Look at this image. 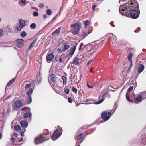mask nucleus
<instances>
[{"label":"nucleus","instance_id":"a878e982","mask_svg":"<svg viewBox=\"0 0 146 146\" xmlns=\"http://www.w3.org/2000/svg\"><path fill=\"white\" fill-rule=\"evenodd\" d=\"M15 80V78H13V79H12L11 80H10L9 82L7 83V86H10L13 83V82Z\"/></svg>","mask_w":146,"mask_h":146},{"label":"nucleus","instance_id":"2f4dec72","mask_svg":"<svg viewBox=\"0 0 146 146\" xmlns=\"http://www.w3.org/2000/svg\"><path fill=\"white\" fill-rule=\"evenodd\" d=\"M83 134L80 133L78 135H77L76 137V139L77 140H79L82 137Z\"/></svg>","mask_w":146,"mask_h":146},{"label":"nucleus","instance_id":"37998d69","mask_svg":"<svg viewBox=\"0 0 146 146\" xmlns=\"http://www.w3.org/2000/svg\"><path fill=\"white\" fill-rule=\"evenodd\" d=\"M3 29H0V36H2L3 35Z\"/></svg>","mask_w":146,"mask_h":146},{"label":"nucleus","instance_id":"0eeeda50","mask_svg":"<svg viewBox=\"0 0 146 146\" xmlns=\"http://www.w3.org/2000/svg\"><path fill=\"white\" fill-rule=\"evenodd\" d=\"M22 105V102L21 100H17L14 102V105L13 106V108L14 110H15L16 109L19 108Z\"/></svg>","mask_w":146,"mask_h":146},{"label":"nucleus","instance_id":"423d86ee","mask_svg":"<svg viewBox=\"0 0 146 146\" xmlns=\"http://www.w3.org/2000/svg\"><path fill=\"white\" fill-rule=\"evenodd\" d=\"M107 113L106 112L104 111L101 114V118L102 119L103 121L100 122V123H103L105 121L108 120L110 118V116H108Z\"/></svg>","mask_w":146,"mask_h":146},{"label":"nucleus","instance_id":"6e6552de","mask_svg":"<svg viewBox=\"0 0 146 146\" xmlns=\"http://www.w3.org/2000/svg\"><path fill=\"white\" fill-rule=\"evenodd\" d=\"M54 57V55L52 53H48L46 57V60L48 63H50L51 61Z\"/></svg>","mask_w":146,"mask_h":146},{"label":"nucleus","instance_id":"3c124183","mask_svg":"<svg viewBox=\"0 0 146 146\" xmlns=\"http://www.w3.org/2000/svg\"><path fill=\"white\" fill-rule=\"evenodd\" d=\"M112 111V110H110L109 112H108L107 113V115H108V116H110L111 115V112Z\"/></svg>","mask_w":146,"mask_h":146},{"label":"nucleus","instance_id":"bb28decb","mask_svg":"<svg viewBox=\"0 0 146 146\" xmlns=\"http://www.w3.org/2000/svg\"><path fill=\"white\" fill-rule=\"evenodd\" d=\"M72 57L71 56L67 55L64 58V60L66 61V62H67L68 61L69 59Z\"/></svg>","mask_w":146,"mask_h":146},{"label":"nucleus","instance_id":"6e6d98bb","mask_svg":"<svg viewBox=\"0 0 146 146\" xmlns=\"http://www.w3.org/2000/svg\"><path fill=\"white\" fill-rule=\"evenodd\" d=\"M96 5H93L92 6V9L94 11L95 10V8L96 7Z\"/></svg>","mask_w":146,"mask_h":146},{"label":"nucleus","instance_id":"f3484780","mask_svg":"<svg viewBox=\"0 0 146 146\" xmlns=\"http://www.w3.org/2000/svg\"><path fill=\"white\" fill-rule=\"evenodd\" d=\"M36 40L35 39L31 43L28 48V50H31L32 48L34 46V44L36 43Z\"/></svg>","mask_w":146,"mask_h":146},{"label":"nucleus","instance_id":"f8f14e48","mask_svg":"<svg viewBox=\"0 0 146 146\" xmlns=\"http://www.w3.org/2000/svg\"><path fill=\"white\" fill-rule=\"evenodd\" d=\"M41 136L43 139V141L48 140L50 137V136L49 134H44L43 135H41Z\"/></svg>","mask_w":146,"mask_h":146},{"label":"nucleus","instance_id":"58836bf2","mask_svg":"<svg viewBox=\"0 0 146 146\" xmlns=\"http://www.w3.org/2000/svg\"><path fill=\"white\" fill-rule=\"evenodd\" d=\"M70 47V45H69L64 44V51L69 48Z\"/></svg>","mask_w":146,"mask_h":146},{"label":"nucleus","instance_id":"dca6fc26","mask_svg":"<svg viewBox=\"0 0 146 146\" xmlns=\"http://www.w3.org/2000/svg\"><path fill=\"white\" fill-rule=\"evenodd\" d=\"M106 93H105L102 96V98L100 100L98 101L95 102L94 104H98L102 103L105 99V98H104V97H105L106 96Z\"/></svg>","mask_w":146,"mask_h":146},{"label":"nucleus","instance_id":"cd10ccee","mask_svg":"<svg viewBox=\"0 0 146 146\" xmlns=\"http://www.w3.org/2000/svg\"><path fill=\"white\" fill-rule=\"evenodd\" d=\"M14 129L17 131H19L21 130V127L18 125H16L14 127Z\"/></svg>","mask_w":146,"mask_h":146},{"label":"nucleus","instance_id":"338daca9","mask_svg":"<svg viewBox=\"0 0 146 146\" xmlns=\"http://www.w3.org/2000/svg\"><path fill=\"white\" fill-rule=\"evenodd\" d=\"M93 68H92L90 69V72L92 73H94V72L92 71V70L93 69Z\"/></svg>","mask_w":146,"mask_h":146},{"label":"nucleus","instance_id":"72a5a7b5","mask_svg":"<svg viewBox=\"0 0 146 146\" xmlns=\"http://www.w3.org/2000/svg\"><path fill=\"white\" fill-rule=\"evenodd\" d=\"M36 27V25L34 23H33L31 24L30 25V27L33 29H34Z\"/></svg>","mask_w":146,"mask_h":146},{"label":"nucleus","instance_id":"bf43d9fd","mask_svg":"<svg viewBox=\"0 0 146 146\" xmlns=\"http://www.w3.org/2000/svg\"><path fill=\"white\" fill-rule=\"evenodd\" d=\"M44 18L46 19L47 17V16L46 14H44L43 15Z\"/></svg>","mask_w":146,"mask_h":146},{"label":"nucleus","instance_id":"de8ad7c7","mask_svg":"<svg viewBox=\"0 0 146 146\" xmlns=\"http://www.w3.org/2000/svg\"><path fill=\"white\" fill-rule=\"evenodd\" d=\"M64 57H62V56H60V57L59 59V61L60 62H63V59Z\"/></svg>","mask_w":146,"mask_h":146},{"label":"nucleus","instance_id":"c756f323","mask_svg":"<svg viewBox=\"0 0 146 146\" xmlns=\"http://www.w3.org/2000/svg\"><path fill=\"white\" fill-rule=\"evenodd\" d=\"M26 33L24 31H23L20 34V35L22 37H25L26 36Z\"/></svg>","mask_w":146,"mask_h":146},{"label":"nucleus","instance_id":"e2e57ef3","mask_svg":"<svg viewBox=\"0 0 146 146\" xmlns=\"http://www.w3.org/2000/svg\"><path fill=\"white\" fill-rule=\"evenodd\" d=\"M84 139L83 138L79 142V144H80L84 140Z\"/></svg>","mask_w":146,"mask_h":146},{"label":"nucleus","instance_id":"412c9836","mask_svg":"<svg viewBox=\"0 0 146 146\" xmlns=\"http://www.w3.org/2000/svg\"><path fill=\"white\" fill-rule=\"evenodd\" d=\"M78 60V58L77 57H76L73 60L74 64L76 66L79 65V62Z\"/></svg>","mask_w":146,"mask_h":146},{"label":"nucleus","instance_id":"603ef678","mask_svg":"<svg viewBox=\"0 0 146 146\" xmlns=\"http://www.w3.org/2000/svg\"><path fill=\"white\" fill-rule=\"evenodd\" d=\"M15 139L13 137H11V141L13 142H14L15 141Z\"/></svg>","mask_w":146,"mask_h":146},{"label":"nucleus","instance_id":"aec40b11","mask_svg":"<svg viewBox=\"0 0 146 146\" xmlns=\"http://www.w3.org/2000/svg\"><path fill=\"white\" fill-rule=\"evenodd\" d=\"M134 99L137 102H140L142 100L143 98H142V97L140 94L137 98H135Z\"/></svg>","mask_w":146,"mask_h":146},{"label":"nucleus","instance_id":"4be33fe9","mask_svg":"<svg viewBox=\"0 0 146 146\" xmlns=\"http://www.w3.org/2000/svg\"><path fill=\"white\" fill-rule=\"evenodd\" d=\"M33 92V90L31 88H30L29 90L26 93V94L27 95L30 96Z\"/></svg>","mask_w":146,"mask_h":146},{"label":"nucleus","instance_id":"69168bd1","mask_svg":"<svg viewBox=\"0 0 146 146\" xmlns=\"http://www.w3.org/2000/svg\"><path fill=\"white\" fill-rule=\"evenodd\" d=\"M2 137V134L0 133V139H1Z\"/></svg>","mask_w":146,"mask_h":146},{"label":"nucleus","instance_id":"864d4df0","mask_svg":"<svg viewBox=\"0 0 146 146\" xmlns=\"http://www.w3.org/2000/svg\"><path fill=\"white\" fill-rule=\"evenodd\" d=\"M92 60H89L88 62H87V66H88L92 62Z\"/></svg>","mask_w":146,"mask_h":146},{"label":"nucleus","instance_id":"052dcab7","mask_svg":"<svg viewBox=\"0 0 146 146\" xmlns=\"http://www.w3.org/2000/svg\"><path fill=\"white\" fill-rule=\"evenodd\" d=\"M27 108V107H25L21 108V110L23 111L26 108Z\"/></svg>","mask_w":146,"mask_h":146},{"label":"nucleus","instance_id":"a211bd4d","mask_svg":"<svg viewBox=\"0 0 146 146\" xmlns=\"http://www.w3.org/2000/svg\"><path fill=\"white\" fill-rule=\"evenodd\" d=\"M133 54L131 53H130L129 54L128 56V60L130 62V66H132V61L131 60V58L132 57Z\"/></svg>","mask_w":146,"mask_h":146},{"label":"nucleus","instance_id":"a19ab883","mask_svg":"<svg viewBox=\"0 0 146 146\" xmlns=\"http://www.w3.org/2000/svg\"><path fill=\"white\" fill-rule=\"evenodd\" d=\"M33 15L34 16H37L38 15V12L36 11H35L33 13Z\"/></svg>","mask_w":146,"mask_h":146},{"label":"nucleus","instance_id":"ea45409f","mask_svg":"<svg viewBox=\"0 0 146 146\" xmlns=\"http://www.w3.org/2000/svg\"><path fill=\"white\" fill-rule=\"evenodd\" d=\"M68 101L70 103H72V100L70 97H68Z\"/></svg>","mask_w":146,"mask_h":146},{"label":"nucleus","instance_id":"f257e3e1","mask_svg":"<svg viewBox=\"0 0 146 146\" xmlns=\"http://www.w3.org/2000/svg\"><path fill=\"white\" fill-rule=\"evenodd\" d=\"M97 48V44L92 43L85 45L83 47V49H86L88 50L86 52V54L88 57H90L93 56L95 54V51L94 50Z\"/></svg>","mask_w":146,"mask_h":146},{"label":"nucleus","instance_id":"1a4fd4ad","mask_svg":"<svg viewBox=\"0 0 146 146\" xmlns=\"http://www.w3.org/2000/svg\"><path fill=\"white\" fill-rule=\"evenodd\" d=\"M20 26L17 27V30L18 31H20L21 29L24 27L25 25V21L21 19L19 20Z\"/></svg>","mask_w":146,"mask_h":146},{"label":"nucleus","instance_id":"5701e85b","mask_svg":"<svg viewBox=\"0 0 146 146\" xmlns=\"http://www.w3.org/2000/svg\"><path fill=\"white\" fill-rule=\"evenodd\" d=\"M50 78L52 81L54 82H55V81H56V77L54 74H52L50 75Z\"/></svg>","mask_w":146,"mask_h":146},{"label":"nucleus","instance_id":"393cba45","mask_svg":"<svg viewBox=\"0 0 146 146\" xmlns=\"http://www.w3.org/2000/svg\"><path fill=\"white\" fill-rule=\"evenodd\" d=\"M31 113L27 112L24 114V116L25 118L29 117L31 116Z\"/></svg>","mask_w":146,"mask_h":146},{"label":"nucleus","instance_id":"13d9d810","mask_svg":"<svg viewBox=\"0 0 146 146\" xmlns=\"http://www.w3.org/2000/svg\"><path fill=\"white\" fill-rule=\"evenodd\" d=\"M21 2L23 4H25V0H21Z\"/></svg>","mask_w":146,"mask_h":146},{"label":"nucleus","instance_id":"20e7f679","mask_svg":"<svg viewBox=\"0 0 146 146\" xmlns=\"http://www.w3.org/2000/svg\"><path fill=\"white\" fill-rule=\"evenodd\" d=\"M62 131V130L61 129L56 130L52 137V139L53 140H56L57 138L60 136Z\"/></svg>","mask_w":146,"mask_h":146},{"label":"nucleus","instance_id":"774afa93","mask_svg":"<svg viewBox=\"0 0 146 146\" xmlns=\"http://www.w3.org/2000/svg\"><path fill=\"white\" fill-rule=\"evenodd\" d=\"M58 50L60 53H61L62 52V51L61 50H60L59 49H58Z\"/></svg>","mask_w":146,"mask_h":146},{"label":"nucleus","instance_id":"c9c22d12","mask_svg":"<svg viewBox=\"0 0 146 146\" xmlns=\"http://www.w3.org/2000/svg\"><path fill=\"white\" fill-rule=\"evenodd\" d=\"M140 95L142 97V98L143 99L146 96V93L145 92H142Z\"/></svg>","mask_w":146,"mask_h":146},{"label":"nucleus","instance_id":"c03bdc74","mask_svg":"<svg viewBox=\"0 0 146 146\" xmlns=\"http://www.w3.org/2000/svg\"><path fill=\"white\" fill-rule=\"evenodd\" d=\"M24 45V44L23 43H21L20 44H19L17 45V47L18 48H21Z\"/></svg>","mask_w":146,"mask_h":146},{"label":"nucleus","instance_id":"f03ea898","mask_svg":"<svg viewBox=\"0 0 146 146\" xmlns=\"http://www.w3.org/2000/svg\"><path fill=\"white\" fill-rule=\"evenodd\" d=\"M134 5L133 3L131 2L130 4H127L126 5V7L125 5L120 6L119 7V12L122 14L123 15H124L126 16V14H123V12L125 11V10H128L129 11V10L131 9H133L134 8L133 6Z\"/></svg>","mask_w":146,"mask_h":146},{"label":"nucleus","instance_id":"39448f33","mask_svg":"<svg viewBox=\"0 0 146 146\" xmlns=\"http://www.w3.org/2000/svg\"><path fill=\"white\" fill-rule=\"evenodd\" d=\"M130 17L133 19H136L137 18L139 15V14L137 11L134 9H131L129 10Z\"/></svg>","mask_w":146,"mask_h":146},{"label":"nucleus","instance_id":"9d476101","mask_svg":"<svg viewBox=\"0 0 146 146\" xmlns=\"http://www.w3.org/2000/svg\"><path fill=\"white\" fill-rule=\"evenodd\" d=\"M35 141L36 144H38L42 143L43 141V139H42L41 135H40L35 138Z\"/></svg>","mask_w":146,"mask_h":146},{"label":"nucleus","instance_id":"8fccbe9b","mask_svg":"<svg viewBox=\"0 0 146 146\" xmlns=\"http://www.w3.org/2000/svg\"><path fill=\"white\" fill-rule=\"evenodd\" d=\"M44 7V5L42 3H40L39 5V7L41 8H43Z\"/></svg>","mask_w":146,"mask_h":146},{"label":"nucleus","instance_id":"0e129e2a","mask_svg":"<svg viewBox=\"0 0 146 146\" xmlns=\"http://www.w3.org/2000/svg\"><path fill=\"white\" fill-rule=\"evenodd\" d=\"M111 88H112V87L111 86H109L108 88L110 89V90H111V91H115V90H111V89H110Z\"/></svg>","mask_w":146,"mask_h":146},{"label":"nucleus","instance_id":"4c0bfd02","mask_svg":"<svg viewBox=\"0 0 146 146\" xmlns=\"http://www.w3.org/2000/svg\"><path fill=\"white\" fill-rule=\"evenodd\" d=\"M72 90L73 92L75 93L76 94H77V89L75 88L74 87H73L72 89Z\"/></svg>","mask_w":146,"mask_h":146},{"label":"nucleus","instance_id":"b1692460","mask_svg":"<svg viewBox=\"0 0 146 146\" xmlns=\"http://www.w3.org/2000/svg\"><path fill=\"white\" fill-rule=\"evenodd\" d=\"M126 98L127 99V100L129 102L132 103L133 102V101L132 100H131L130 99L129 96L127 93H126Z\"/></svg>","mask_w":146,"mask_h":146},{"label":"nucleus","instance_id":"4d7b16f0","mask_svg":"<svg viewBox=\"0 0 146 146\" xmlns=\"http://www.w3.org/2000/svg\"><path fill=\"white\" fill-rule=\"evenodd\" d=\"M87 86L89 88H91L93 87L92 86H90V85H89V84H87Z\"/></svg>","mask_w":146,"mask_h":146},{"label":"nucleus","instance_id":"473e14b6","mask_svg":"<svg viewBox=\"0 0 146 146\" xmlns=\"http://www.w3.org/2000/svg\"><path fill=\"white\" fill-rule=\"evenodd\" d=\"M46 14L48 15H50L51 14L52 12L50 9H48L46 11Z\"/></svg>","mask_w":146,"mask_h":146},{"label":"nucleus","instance_id":"09e8293b","mask_svg":"<svg viewBox=\"0 0 146 146\" xmlns=\"http://www.w3.org/2000/svg\"><path fill=\"white\" fill-rule=\"evenodd\" d=\"M29 100L28 102V103H30L32 102V98H31V96H30L29 97Z\"/></svg>","mask_w":146,"mask_h":146},{"label":"nucleus","instance_id":"c85d7f7f","mask_svg":"<svg viewBox=\"0 0 146 146\" xmlns=\"http://www.w3.org/2000/svg\"><path fill=\"white\" fill-rule=\"evenodd\" d=\"M84 24L85 27L86 28L90 24V23L88 20H87L85 21Z\"/></svg>","mask_w":146,"mask_h":146},{"label":"nucleus","instance_id":"7ed1b4c3","mask_svg":"<svg viewBox=\"0 0 146 146\" xmlns=\"http://www.w3.org/2000/svg\"><path fill=\"white\" fill-rule=\"evenodd\" d=\"M71 26L73 28L72 33L74 35H76L79 33V30L82 27V24L78 22L72 24Z\"/></svg>","mask_w":146,"mask_h":146},{"label":"nucleus","instance_id":"f704fd0d","mask_svg":"<svg viewBox=\"0 0 146 146\" xmlns=\"http://www.w3.org/2000/svg\"><path fill=\"white\" fill-rule=\"evenodd\" d=\"M32 84V83L29 84H27L25 87V89H28L30 87Z\"/></svg>","mask_w":146,"mask_h":146},{"label":"nucleus","instance_id":"5fc2aeb1","mask_svg":"<svg viewBox=\"0 0 146 146\" xmlns=\"http://www.w3.org/2000/svg\"><path fill=\"white\" fill-rule=\"evenodd\" d=\"M113 21H111V22L110 23V24L111 25V26L113 27H114L115 26V25H113Z\"/></svg>","mask_w":146,"mask_h":146},{"label":"nucleus","instance_id":"4468645a","mask_svg":"<svg viewBox=\"0 0 146 146\" xmlns=\"http://www.w3.org/2000/svg\"><path fill=\"white\" fill-rule=\"evenodd\" d=\"M76 47V46H75L72 48L70 49L69 54L68 55L70 56H71V57H72V56L74 54V52L75 51Z\"/></svg>","mask_w":146,"mask_h":146},{"label":"nucleus","instance_id":"a18cd8bd","mask_svg":"<svg viewBox=\"0 0 146 146\" xmlns=\"http://www.w3.org/2000/svg\"><path fill=\"white\" fill-rule=\"evenodd\" d=\"M133 86L130 87L127 90V91L128 92H131L133 90Z\"/></svg>","mask_w":146,"mask_h":146},{"label":"nucleus","instance_id":"79ce46f5","mask_svg":"<svg viewBox=\"0 0 146 146\" xmlns=\"http://www.w3.org/2000/svg\"><path fill=\"white\" fill-rule=\"evenodd\" d=\"M60 57V56H57L55 57V60L56 61H58L59 60V59Z\"/></svg>","mask_w":146,"mask_h":146},{"label":"nucleus","instance_id":"ddd939ff","mask_svg":"<svg viewBox=\"0 0 146 146\" xmlns=\"http://www.w3.org/2000/svg\"><path fill=\"white\" fill-rule=\"evenodd\" d=\"M145 68L143 65L141 64L139 66L138 68V72L139 73H141L144 70Z\"/></svg>","mask_w":146,"mask_h":146},{"label":"nucleus","instance_id":"7c9ffc66","mask_svg":"<svg viewBox=\"0 0 146 146\" xmlns=\"http://www.w3.org/2000/svg\"><path fill=\"white\" fill-rule=\"evenodd\" d=\"M64 92L66 94H68L69 92V89L67 87H66L64 88Z\"/></svg>","mask_w":146,"mask_h":146},{"label":"nucleus","instance_id":"680f3d73","mask_svg":"<svg viewBox=\"0 0 146 146\" xmlns=\"http://www.w3.org/2000/svg\"><path fill=\"white\" fill-rule=\"evenodd\" d=\"M88 35V34H87V33L86 34L84 35H83V37L84 38H85Z\"/></svg>","mask_w":146,"mask_h":146},{"label":"nucleus","instance_id":"9b49d317","mask_svg":"<svg viewBox=\"0 0 146 146\" xmlns=\"http://www.w3.org/2000/svg\"><path fill=\"white\" fill-rule=\"evenodd\" d=\"M62 72L64 73L63 71H61L60 72H58V75H59L60 76H62V79L63 80V82H62L63 84H62V85H60V84H61L62 83L61 82H60L58 83V86L60 87H62L64 85V76H62V75L61 74H62Z\"/></svg>","mask_w":146,"mask_h":146},{"label":"nucleus","instance_id":"49530a36","mask_svg":"<svg viewBox=\"0 0 146 146\" xmlns=\"http://www.w3.org/2000/svg\"><path fill=\"white\" fill-rule=\"evenodd\" d=\"M117 106L116 104H115L113 106V109H114V111L113 112V114L114 113L116 109L117 108Z\"/></svg>","mask_w":146,"mask_h":146},{"label":"nucleus","instance_id":"e433bc0d","mask_svg":"<svg viewBox=\"0 0 146 146\" xmlns=\"http://www.w3.org/2000/svg\"><path fill=\"white\" fill-rule=\"evenodd\" d=\"M24 42L23 39H18L17 40V42L18 44H20Z\"/></svg>","mask_w":146,"mask_h":146},{"label":"nucleus","instance_id":"6ab92c4d","mask_svg":"<svg viewBox=\"0 0 146 146\" xmlns=\"http://www.w3.org/2000/svg\"><path fill=\"white\" fill-rule=\"evenodd\" d=\"M62 27H59L57 29L54 31L52 33V35H57L60 32V31Z\"/></svg>","mask_w":146,"mask_h":146},{"label":"nucleus","instance_id":"2eb2a0df","mask_svg":"<svg viewBox=\"0 0 146 146\" xmlns=\"http://www.w3.org/2000/svg\"><path fill=\"white\" fill-rule=\"evenodd\" d=\"M21 125L22 127H27L28 126V123L26 121L22 120L21 122Z\"/></svg>","mask_w":146,"mask_h":146}]
</instances>
